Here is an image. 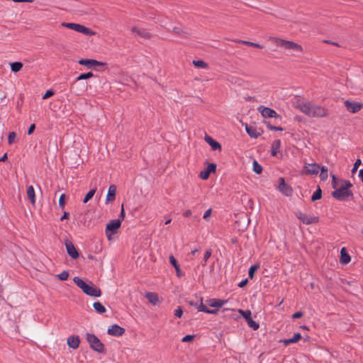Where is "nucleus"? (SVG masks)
Masks as SVG:
<instances>
[{
    "label": "nucleus",
    "mask_w": 363,
    "mask_h": 363,
    "mask_svg": "<svg viewBox=\"0 0 363 363\" xmlns=\"http://www.w3.org/2000/svg\"><path fill=\"white\" fill-rule=\"evenodd\" d=\"M121 225V220L120 218L112 220L108 224H107L106 227V233H111V234H114L116 233L118 228H120Z\"/></svg>",
    "instance_id": "nucleus-10"
},
{
    "label": "nucleus",
    "mask_w": 363,
    "mask_h": 363,
    "mask_svg": "<svg viewBox=\"0 0 363 363\" xmlns=\"http://www.w3.org/2000/svg\"><path fill=\"white\" fill-rule=\"evenodd\" d=\"M344 104L347 110L352 113L359 112L363 107V104L360 102H352L349 100H346Z\"/></svg>",
    "instance_id": "nucleus-9"
},
{
    "label": "nucleus",
    "mask_w": 363,
    "mask_h": 363,
    "mask_svg": "<svg viewBox=\"0 0 363 363\" xmlns=\"http://www.w3.org/2000/svg\"><path fill=\"white\" fill-rule=\"evenodd\" d=\"M238 313L245 318L246 322L250 320L251 318V311L250 310L243 311L242 309H238Z\"/></svg>",
    "instance_id": "nucleus-32"
},
{
    "label": "nucleus",
    "mask_w": 363,
    "mask_h": 363,
    "mask_svg": "<svg viewBox=\"0 0 363 363\" xmlns=\"http://www.w3.org/2000/svg\"><path fill=\"white\" fill-rule=\"evenodd\" d=\"M193 65L197 67V68H199V69H206L208 68V65L207 63H206L203 60H194L193 61Z\"/></svg>",
    "instance_id": "nucleus-31"
},
{
    "label": "nucleus",
    "mask_w": 363,
    "mask_h": 363,
    "mask_svg": "<svg viewBox=\"0 0 363 363\" xmlns=\"http://www.w3.org/2000/svg\"><path fill=\"white\" fill-rule=\"evenodd\" d=\"M320 178L322 181H325L328 179V167L326 166H323L320 169Z\"/></svg>",
    "instance_id": "nucleus-33"
},
{
    "label": "nucleus",
    "mask_w": 363,
    "mask_h": 363,
    "mask_svg": "<svg viewBox=\"0 0 363 363\" xmlns=\"http://www.w3.org/2000/svg\"><path fill=\"white\" fill-rule=\"evenodd\" d=\"M281 147V140H275L271 146V155L274 157L277 156L278 152L280 150Z\"/></svg>",
    "instance_id": "nucleus-25"
},
{
    "label": "nucleus",
    "mask_w": 363,
    "mask_h": 363,
    "mask_svg": "<svg viewBox=\"0 0 363 363\" xmlns=\"http://www.w3.org/2000/svg\"><path fill=\"white\" fill-rule=\"evenodd\" d=\"M218 309H208L207 313L208 314H217Z\"/></svg>",
    "instance_id": "nucleus-57"
},
{
    "label": "nucleus",
    "mask_w": 363,
    "mask_h": 363,
    "mask_svg": "<svg viewBox=\"0 0 363 363\" xmlns=\"http://www.w3.org/2000/svg\"><path fill=\"white\" fill-rule=\"evenodd\" d=\"M120 219H123L125 218V213H124V208H123V205H122V208H121V212L120 213V216H119Z\"/></svg>",
    "instance_id": "nucleus-59"
},
{
    "label": "nucleus",
    "mask_w": 363,
    "mask_h": 363,
    "mask_svg": "<svg viewBox=\"0 0 363 363\" xmlns=\"http://www.w3.org/2000/svg\"><path fill=\"white\" fill-rule=\"evenodd\" d=\"M247 324L250 328H252L254 330H257L259 327V323L253 320L252 318L247 322Z\"/></svg>",
    "instance_id": "nucleus-38"
},
{
    "label": "nucleus",
    "mask_w": 363,
    "mask_h": 363,
    "mask_svg": "<svg viewBox=\"0 0 363 363\" xmlns=\"http://www.w3.org/2000/svg\"><path fill=\"white\" fill-rule=\"evenodd\" d=\"M352 186L351 183L349 181H345L344 185L342 187H347V189H349Z\"/></svg>",
    "instance_id": "nucleus-58"
},
{
    "label": "nucleus",
    "mask_w": 363,
    "mask_h": 363,
    "mask_svg": "<svg viewBox=\"0 0 363 363\" xmlns=\"http://www.w3.org/2000/svg\"><path fill=\"white\" fill-rule=\"evenodd\" d=\"M258 266L257 265H252L248 272V276L250 279H252L254 277L255 272L257 270Z\"/></svg>",
    "instance_id": "nucleus-41"
},
{
    "label": "nucleus",
    "mask_w": 363,
    "mask_h": 363,
    "mask_svg": "<svg viewBox=\"0 0 363 363\" xmlns=\"http://www.w3.org/2000/svg\"><path fill=\"white\" fill-rule=\"evenodd\" d=\"M268 128L272 130H276V131L283 130V128L281 127L274 126V125H268Z\"/></svg>",
    "instance_id": "nucleus-53"
},
{
    "label": "nucleus",
    "mask_w": 363,
    "mask_h": 363,
    "mask_svg": "<svg viewBox=\"0 0 363 363\" xmlns=\"http://www.w3.org/2000/svg\"><path fill=\"white\" fill-rule=\"evenodd\" d=\"M296 217L306 225H309L318 222V218L314 216H309L302 212H297Z\"/></svg>",
    "instance_id": "nucleus-8"
},
{
    "label": "nucleus",
    "mask_w": 363,
    "mask_h": 363,
    "mask_svg": "<svg viewBox=\"0 0 363 363\" xmlns=\"http://www.w3.org/2000/svg\"><path fill=\"white\" fill-rule=\"evenodd\" d=\"M73 30H75L78 33L84 34L88 36H93L95 35V32H94L92 30H91L90 28H89L84 26H82V25L78 24V23L75 24Z\"/></svg>",
    "instance_id": "nucleus-16"
},
{
    "label": "nucleus",
    "mask_w": 363,
    "mask_h": 363,
    "mask_svg": "<svg viewBox=\"0 0 363 363\" xmlns=\"http://www.w3.org/2000/svg\"><path fill=\"white\" fill-rule=\"evenodd\" d=\"M358 177L360 179V180L363 182V169H361L359 171Z\"/></svg>",
    "instance_id": "nucleus-60"
},
{
    "label": "nucleus",
    "mask_w": 363,
    "mask_h": 363,
    "mask_svg": "<svg viewBox=\"0 0 363 363\" xmlns=\"http://www.w3.org/2000/svg\"><path fill=\"white\" fill-rule=\"evenodd\" d=\"M65 195L64 194H62L60 196V199H59V206L62 208H63L65 207Z\"/></svg>",
    "instance_id": "nucleus-49"
},
{
    "label": "nucleus",
    "mask_w": 363,
    "mask_h": 363,
    "mask_svg": "<svg viewBox=\"0 0 363 363\" xmlns=\"http://www.w3.org/2000/svg\"><path fill=\"white\" fill-rule=\"evenodd\" d=\"M68 217H69V213L65 211L63 213V216L61 217L60 220H62L64 219H67V218H68Z\"/></svg>",
    "instance_id": "nucleus-61"
},
{
    "label": "nucleus",
    "mask_w": 363,
    "mask_h": 363,
    "mask_svg": "<svg viewBox=\"0 0 363 363\" xmlns=\"http://www.w3.org/2000/svg\"><path fill=\"white\" fill-rule=\"evenodd\" d=\"M27 196L30 202L34 204L35 202V194L34 188L32 186H29L27 189Z\"/></svg>",
    "instance_id": "nucleus-28"
},
{
    "label": "nucleus",
    "mask_w": 363,
    "mask_h": 363,
    "mask_svg": "<svg viewBox=\"0 0 363 363\" xmlns=\"http://www.w3.org/2000/svg\"><path fill=\"white\" fill-rule=\"evenodd\" d=\"M196 308L198 311L204 312L206 313L208 309L202 302H201L200 304L196 306Z\"/></svg>",
    "instance_id": "nucleus-43"
},
{
    "label": "nucleus",
    "mask_w": 363,
    "mask_h": 363,
    "mask_svg": "<svg viewBox=\"0 0 363 363\" xmlns=\"http://www.w3.org/2000/svg\"><path fill=\"white\" fill-rule=\"evenodd\" d=\"M79 64L81 65H84L88 68H91L94 66L99 65L100 63L95 60L82 59L79 60Z\"/></svg>",
    "instance_id": "nucleus-24"
},
{
    "label": "nucleus",
    "mask_w": 363,
    "mask_h": 363,
    "mask_svg": "<svg viewBox=\"0 0 363 363\" xmlns=\"http://www.w3.org/2000/svg\"><path fill=\"white\" fill-rule=\"evenodd\" d=\"M258 110L264 118H275L277 116L276 111L270 108L260 106Z\"/></svg>",
    "instance_id": "nucleus-15"
},
{
    "label": "nucleus",
    "mask_w": 363,
    "mask_h": 363,
    "mask_svg": "<svg viewBox=\"0 0 363 363\" xmlns=\"http://www.w3.org/2000/svg\"><path fill=\"white\" fill-rule=\"evenodd\" d=\"M216 169V165L213 163L209 164L206 169L200 172V177L202 179H207L209 177V175L211 172H214Z\"/></svg>",
    "instance_id": "nucleus-17"
},
{
    "label": "nucleus",
    "mask_w": 363,
    "mask_h": 363,
    "mask_svg": "<svg viewBox=\"0 0 363 363\" xmlns=\"http://www.w3.org/2000/svg\"><path fill=\"white\" fill-rule=\"evenodd\" d=\"M269 40L274 43L277 46L284 48L286 50H293L295 52H302L303 48L302 47L292 41H289L286 40H283L278 38L271 37L269 38Z\"/></svg>",
    "instance_id": "nucleus-3"
},
{
    "label": "nucleus",
    "mask_w": 363,
    "mask_h": 363,
    "mask_svg": "<svg viewBox=\"0 0 363 363\" xmlns=\"http://www.w3.org/2000/svg\"><path fill=\"white\" fill-rule=\"evenodd\" d=\"M351 260L350 255L347 252L346 248L342 247L340 250V262L342 264H348Z\"/></svg>",
    "instance_id": "nucleus-22"
},
{
    "label": "nucleus",
    "mask_w": 363,
    "mask_h": 363,
    "mask_svg": "<svg viewBox=\"0 0 363 363\" xmlns=\"http://www.w3.org/2000/svg\"><path fill=\"white\" fill-rule=\"evenodd\" d=\"M107 333L110 335L119 337L125 333V329L118 325L115 324L108 329Z\"/></svg>",
    "instance_id": "nucleus-14"
},
{
    "label": "nucleus",
    "mask_w": 363,
    "mask_h": 363,
    "mask_svg": "<svg viewBox=\"0 0 363 363\" xmlns=\"http://www.w3.org/2000/svg\"><path fill=\"white\" fill-rule=\"evenodd\" d=\"M35 128V124L30 125V126L29 127V128L28 130V134L31 135L33 133Z\"/></svg>",
    "instance_id": "nucleus-54"
},
{
    "label": "nucleus",
    "mask_w": 363,
    "mask_h": 363,
    "mask_svg": "<svg viewBox=\"0 0 363 363\" xmlns=\"http://www.w3.org/2000/svg\"><path fill=\"white\" fill-rule=\"evenodd\" d=\"M361 163H362V161H361V160H360V159H357V160L355 161V162H354V166H353V168H352V173H353V174H354V172H357V169H358L359 166L361 164Z\"/></svg>",
    "instance_id": "nucleus-44"
},
{
    "label": "nucleus",
    "mask_w": 363,
    "mask_h": 363,
    "mask_svg": "<svg viewBox=\"0 0 363 363\" xmlns=\"http://www.w3.org/2000/svg\"><path fill=\"white\" fill-rule=\"evenodd\" d=\"M138 36L143 38H149L150 37V34L149 33L147 30L143 28H140V30L138 31Z\"/></svg>",
    "instance_id": "nucleus-37"
},
{
    "label": "nucleus",
    "mask_w": 363,
    "mask_h": 363,
    "mask_svg": "<svg viewBox=\"0 0 363 363\" xmlns=\"http://www.w3.org/2000/svg\"><path fill=\"white\" fill-rule=\"evenodd\" d=\"M145 298L153 305H157L159 302L158 296L154 292H147L145 294Z\"/></svg>",
    "instance_id": "nucleus-27"
},
{
    "label": "nucleus",
    "mask_w": 363,
    "mask_h": 363,
    "mask_svg": "<svg viewBox=\"0 0 363 363\" xmlns=\"http://www.w3.org/2000/svg\"><path fill=\"white\" fill-rule=\"evenodd\" d=\"M211 213H212L211 208H208L207 211H206V212L204 213V214L203 216V219H205L206 220H208V218L211 216Z\"/></svg>",
    "instance_id": "nucleus-51"
},
{
    "label": "nucleus",
    "mask_w": 363,
    "mask_h": 363,
    "mask_svg": "<svg viewBox=\"0 0 363 363\" xmlns=\"http://www.w3.org/2000/svg\"><path fill=\"white\" fill-rule=\"evenodd\" d=\"M247 279H243L242 280L239 284H238V286L242 288V287H244L247 283Z\"/></svg>",
    "instance_id": "nucleus-55"
},
{
    "label": "nucleus",
    "mask_w": 363,
    "mask_h": 363,
    "mask_svg": "<svg viewBox=\"0 0 363 363\" xmlns=\"http://www.w3.org/2000/svg\"><path fill=\"white\" fill-rule=\"evenodd\" d=\"M211 254H212L211 250L208 249V250H206V252L204 253V256H203V262H202L203 266L206 265V263L207 260L209 259V257L211 256Z\"/></svg>",
    "instance_id": "nucleus-40"
},
{
    "label": "nucleus",
    "mask_w": 363,
    "mask_h": 363,
    "mask_svg": "<svg viewBox=\"0 0 363 363\" xmlns=\"http://www.w3.org/2000/svg\"><path fill=\"white\" fill-rule=\"evenodd\" d=\"M93 76H94V74L91 72H89L87 73H83V74H79L76 78V80L74 81V82L72 84V85L71 86V89L72 90V91H74L76 94V95H81L82 94V92H84V90L86 89L87 84L82 83V84H80L81 85L80 89H78L77 88V82L89 79V78L92 77Z\"/></svg>",
    "instance_id": "nucleus-4"
},
{
    "label": "nucleus",
    "mask_w": 363,
    "mask_h": 363,
    "mask_svg": "<svg viewBox=\"0 0 363 363\" xmlns=\"http://www.w3.org/2000/svg\"><path fill=\"white\" fill-rule=\"evenodd\" d=\"M16 137V133L14 132H11L8 137L9 143L12 144L14 142Z\"/></svg>",
    "instance_id": "nucleus-45"
},
{
    "label": "nucleus",
    "mask_w": 363,
    "mask_h": 363,
    "mask_svg": "<svg viewBox=\"0 0 363 363\" xmlns=\"http://www.w3.org/2000/svg\"><path fill=\"white\" fill-rule=\"evenodd\" d=\"M322 196V191L320 187H318L316 191L311 196V201H315L321 199Z\"/></svg>",
    "instance_id": "nucleus-34"
},
{
    "label": "nucleus",
    "mask_w": 363,
    "mask_h": 363,
    "mask_svg": "<svg viewBox=\"0 0 363 363\" xmlns=\"http://www.w3.org/2000/svg\"><path fill=\"white\" fill-rule=\"evenodd\" d=\"M10 65H11V71L13 72H19L23 67V64L20 62H12L10 64Z\"/></svg>",
    "instance_id": "nucleus-30"
},
{
    "label": "nucleus",
    "mask_w": 363,
    "mask_h": 363,
    "mask_svg": "<svg viewBox=\"0 0 363 363\" xmlns=\"http://www.w3.org/2000/svg\"><path fill=\"white\" fill-rule=\"evenodd\" d=\"M332 196L340 201H344L347 198L352 196V193L347 189V187H340L332 193Z\"/></svg>",
    "instance_id": "nucleus-6"
},
{
    "label": "nucleus",
    "mask_w": 363,
    "mask_h": 363,
    "mask_svg": "<svg viewBox=\"0 0 363 363\" xmlns=\"http://www.w3.org/2000/svg\"><path fill=\"white\" fill-rule=\"evenodd\" d=\"M116 186L114 184L110 185L106 198V203L113 201L116 198Z\"/></svg>",
    "instance_id": "nucleus-19"
},
{
    "label": "nucleus",
    "mask_w": 363,
    "mask_h": 363,
    "mask_svg": "<svg viewBox=\"0 0 363 363\" xmlns=\"http://www.w3.org/2000/svg\"><path fill=\"white\" fill-rule=\"evenodd\" d=\"M320 167L316 163L306 164L304 166V173L306 174L315 175L320 171Z\"/></svg>",
    "instance_id": "nucleus-12"
},
{
    "label": "nucleus",
    "mask_w": 363,
    "mask_h": 363,
    "mask_svg": "<svg viewBox=\"0 0 363 363\" xmlns=\"http://www.w3.org/2000/svg\"><path fill=\"white\" fill-rule=\"evenodd\" d=\"M73 281L85 294L93 297L101 296V291L100 289L91 282L86 283L78 277H74Z\"/></svg>",
    "instance_id": "nucleus-2"
},
{
    "label": "nucleus",
    "mask_w": 363,
    "mask_h": 363,
    "mask_svg": "<svg viewBox=\"0 0 363 363\" xmlns=\"http://www.w3.org/2000/svg\"><path fill=\"white\" fill-rule=\"evenodd\" d=\"M139 30H140V28H138L137 27H133L131 28L132 33L134 35H138Z\"/></svg>",
    "instance_id": "nucleus-56"
},
{
    "label": "nucleus",
    "mask_w": 363,
    "mask_h": 363,
    "mask_svg": "<svg viewBox=\"0 0 363 363\" xmlns=\"http://www.w3.org/2000/svg\"><path fill=\"white\" fill-rule=\"evenodd\" d=\"M228 302L227 300L220 298H211L206 301L207 304L213 308H220Z\"/></svg>",
    "instance_id": "nucleus-18"
},
{
    "label": "nucleus",
    "mask_w": 363,
    "mask_h": 363,
    "mask_svg": "<svg viewBox=\"0 0 363 363\" xmlns=\"http://www.w3.org/2000/svg\"><path fill=\"white\" fill-rule=\"evenodd\" d=\"M303 315V313L301 311L296 312L293 314L292 318L294 319L300 318Z\"/></svg>",
    "instance_id": "nucleus-52"
},
{
    "label": "nucleus",
    "mask_w": 363,
    "mask_h": 363,
    "mask_svg": "<svg viewBox=\"0 0 363 363\" xmlns=\"http://www.w3.org/2000/svg\"><path fill=\"white\" fill-rule=\"evenodd\" d=\"M57 277L61 281H65L69 277V273L67 271H63L60 274H57Z\"/></svg>",
    "instance_id": "nucleus-42"
},
{
    "label": "nucleus",
    "mask_w": 363,
    "mask_h": 363,
    "mask_svg": "<svg viewBox=\"0 0 363 363\" xmlns=\"http://www.w3.org/2000/svg\"><path fill=\"white\" fill-rule=\"evenodd\" d=\"M191 215V211L190 210H187L184 213V216L185 217H189Z\"/></svg>",
    "instance_id": "nucleus-62"
},
{
    "label": "nucleus",
    "mask_w": 363,
    "mask_h": 363,
    "mask_svg": "<svg viewBox=\"0 0 363 363\" xmlns=\"http://www.w3.org/2000/svg\"><path fill=\"white\" fill-rule=\"evenodd\" d=\"M245 128L247 133L252 138H257L262 133L260 128H257L254 125L245 124Z\"/></svg>",
    "instance_id": "nucleus-13"
},
{
    "label": "nucleus",
    "mask_w": 363,
    "mask_h": 363,
    "mask_svg": "<svg viewBox=\"0 0 363 363\" xmlns=\"http://www.w3.org/2000/svg\"><path fill=\"white\" fill-rule=\"evenodd\" d=\"M54 94H55V93H54V91H53L52 90L49 89V90H48V91L45 92V94L43 95V99H48V98L51 97L52 96H53V95H54Z\"/></svg>",
    "instance_id": "nucleus-48"
},
{
    "label": "nucleus",
    "mask_w": 363,
    "mask_h": 363,
    "mask_svg": "<svg viewBox=\"0 0 363 363\" xmlns=\"http://www.w3.org/2000/svg\"><path fill=\"white\" fill-rule=\"evenodd\" d=\"M86 341L89 342L90 347L99 352L104 353L105 352V346L100 340L94 334L87 333L86 335Z\"/></svg>",
    "instance_id": "nucleus-5"
},
{
    "label": "nucleus",
    "mask_w": 363,
    "mask_h": 363,
    "mask_svg": "<svg viewBox=\"0 0 363 363\" xmlns=\"http://www.w3.org/2000/svg\"><path fill=\"white\" fill-rule=\"evenodd\" d=\"M94 310L99 313H104L106 312V308L99 301H96L93 304Z\"/></svg>",
    "instance_id": "nucleus-29"
},
{
    "label": "nucleus",
    "mask_w": 363,
    "mask_h": 363,
    "mask_svg": "<svg viewBox=\"0 0 363 363\" xmlns=\"http://www.w3.org/2000/svg\"><path fill=\"white\" fill-rule=\"evenodd\" d=\"M171 221H172V219H171V218L167 219V220L165 221V225H167V224L170 223H171Z\"/></svg>",
    "instance_id": "nucleus-64"
},
{
    "label": "nucleus",
    "mask_w": 363,
    "mask_h": 363,
    "mask_svg": "<svg viewBox=\"0 0 363 363\" xmlns=\"http://www.w3.org/2000/svg\"><path fill=\"white\" fill-rule=\"evenodd\" d=\"M194 335H187L184 336V337L182 338V341L183 342H189L192 341V340H193V339H194Z\"/></svg>",
    "instance_id": "nucleus-46"
},
{
    "label": "nucleus",
    "mask_w": 363,
    "mask_h": 363,
    "mask_svg": "<svg viewBox=\"0 0 363 363\" xmlns=\"http://www.w3.org/2000/svg\"><path fill=\"white\" fill-rule=\"evenodd\" d=\"M79 338L78 336H70L67 338V345L70 348L74 350L78 348L79 345Z\"/></svg>",
    "instance_id": "nucleus-21"
},
{
    "label": "nucleus",
    "mask_w": 363,
    "mask_h": 363,
    "mask_svg": "<svg viewBox=\"0 0 363 363\" xmlns=\"http://www.w3.org/2000/svg\"><path fill=\"white\" fill-rule=\"evenodd\" d=\"M96 193V189H91L84 196L83 203H87L90 199H91L94 196V195Z\"/></svg>",
    "instance_id": "nucleus-35"
},
{
    "label": "nucleus",
    "mask_w": 363,
    "mask_h": 363,
    "mask_svg": "<svg viewBox=\"0 0 363 363\" xmlns=\"http://www.w3.org/2000/svg\"><path fill=\"white\" fill-rule=\"evenodd\" d=\"M65 247L68 255L74 259H77L79 256L78 251L77 250L74 244L69 241L66 240Z\"/></svg>",
    "instance_id": "nucleus-11"
},
{
    "label": "nucleus",
    "mask_w": 363,
    "mask_h": 363,
    "mask_svg": "<svg viewBox=\"0 0 363 363\" xmlns=\"http://www.w3.org/2000/svg\"><path fill=\"white\" fill-rule=\"evenodd\" d=\"M279 183L277 187L278 190L286 196H291L293 194V189L286 184L283 177L279 179Z\"/></svg>",
    "instance_id": "nucleus-7"
},
{
    "label": "nucleus",
    "mask_w": 363,
    "mask_h": 363,
    "mask_svg": "<svg viewBox=\"0 0 363 363\" xmlns=\"http://www.w3.org/2000/svg\"><path fill=\"white\" fill-rule=\"evenodd\" d=\"M296 108L308 117H325L328 111L323 106L316 105L311 101H298Z\"/></svg>",
    "instance_id": "nucleus-1"
},
{
    "label": "nucleus",
    "mask_w": 363,
    "mask_h": 363,
    "mask_svg": "<svg viewBox=\"0 0 363 363\" xmlns=\"http://www.w3.org/2000/svg\"><path fill=\"white\" fill-rule=\"evenodd\" d=\"M205 141L211 147L212 150H220V144L208 135L205 136Z\"/></svg>",
    "instance_id": "nucleus-23"
},
{
    "label": "nucleus",
    "mask_w": 363,
    "mask_h": 363,
    "mask_svg": "<svg viewBox=\"0 0 363 363\" xmlns=\"http://www.w3.org/2000/svg\"><path fill=\"white\" fill-rule=\"evenodd\" d=\"M75 24L76 23H62L61 26L62 27L73 30Z\"/></svg>",
    "instance_id": "nucleus-47"
},
{
    "label": "nucleus",
    "mask_w": 363,
    "mask_h": 363,
    "mask_svg": "<svg viewBox=\"0 0 363 363\" xmlns=\"http://www.w3.org/2000/svg\"><path fill=\"white\" fill-rule=\"evenodd\" d=\"M182 314H183V311L181 307H178L175 311H174V315L177 318H181L182 316Z\"/></svg>",
    "instance_id": "nucleus-50"
},
{
    "label": "nucleus",
    "mask_w": 363,
    "mask_h": 363,
    "mask_svg": "<svg viewBox=\"0 0 363 363\" xmlns=\"http://www.w3.org/2000/svg\"><path fill=\"white\" fill-rule=\"evenodd\" d=\"M238 42L242 43V44L246 45H249V46H252V47H255V48H262V46L261 45L258 44V43H252V42H250V41H246V40H239Z\"/></svg>",
    "instance_id": "nucleus-39"
},
{
    "label": "nucleus",
    "mask_w": 363,
    "mask_h": 363,
    "mask_svg": "<svg viewBox=\"0 0 363 363\" xmlns=\"http://www.w3.org/2000/svg\"><path fill=\"white\" fill-rule=\"evenodd\" d=\"M7 159V154L5 153L3 156H1V162L5 161Z\"/></svg>",
    "instance_id": "nucleus-63"
},
{
    "label": "nucleus",
    "mask_w": 363,
    "mask_h": 363,
    "mask_svg": "<svg viewBox=\"0 0 363 363\" xmlns=\"http://www.w3.org/2000/svg\"><path fill=\"white\" fill-rule=\"evenodd\" d=\"M253 171L257 174H261L262 172V167L257 162V160H254L252 162Z\"/></svg>",
    "instance_id": "nucleus-36"
},
{
    "label": "nucleus",
    "mask_w": 363,
    "mask_h": 363,
    "mask_svg": "<svg viewBox=\"0 0 363 363\" xmlns=\"http://www.w3.org/2000/svg\"><path fill=\"white\" fill-rule=\"evenodd\" d=\"M169 259L170 264L174 267L177 277H182L183 273L180 269L179 265L178 264L177 259L174 258L173 255H170Z\"/></svg>",
    "instance_id": "nucleus-26"
},
{
    "label": "nucleus",
    "mask_w": 363,
    "mask_h": 363,
    "mask_svg": "<svg viewBox=\"0 0 363 363\" xmlns=\"http://www.w3.org/2000/svg\"><path fill=\"white\" fill-rule=\"evenodd\" d=\"M301 338V335L299 333H295L291 338L281 340L280 342H282L284 345L287 346L290 344L297 342Z\"/></svg>",
    "instance_id": "nucleus-20"
}]
</instances>
